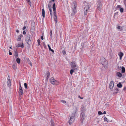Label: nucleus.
Wrapping results in <instances>:
<instances>
[{
  "mask_svg": "<svg viewBox=\"0 0 126 126\" xmlns=\"http://www.w3.org/2000/svg\"><path fill=\"white\" fill-rule=\"evenodd\" d=\"M50 80L51 83L53 85H57L59 83L58 81L54 79L53 78H51Z\"/></svg>",
  "mask_w": 126,
  "mask_h": 126,
  "instance_id": "obj_4",
  "label": "nucleus"
},
{
  "mask_svg": "<svg viewBox=\"0 0 126 126\" xmlns=\"http://www.w3.org/2000/svg\"><path fill=\"white\" fill-rule=\"evenodd\" d=\"M106 60L103 57L101 58L100 61V62L102 64L104 65L105 63L106 62Z\"/></svg>",
  "mask_w": 126,
  "mask_h": 126,
  "instance_id": "obj_9",
  "label": "nucleus"
},
{
  "mask_svg": "<svg viewBox=\"0 0 126 126\" xmlns=\"http://www.w3.org/2000/svg\"><path fill=\"white\" fill-rule=\"evenodd\" d=\"M35 29V27L34 26H32L31 27V30H33Z\"/></svg>",
  "mask_w": 126,
  "mask_h": 126,
  "instance_id": "obj_33",
  "label": "nucleus"
},
{
  "mask_svg": "<svg viewBox=\"0 0 126 126\" xmlns=\"http://www.w3.org/2000/svg\"><path fill=\"white\" fill-rule=\"evenodd\" d=\"M117 75L118 77H121L122 76V74L120 72H118L117 73Z\"/></svg>",
  "mask_w": 126,
  "mask_h": 126,
  "instance_id": "obj_22",
  "label": "nucleus"
},
{
  "mask_svg": "<svg viewBox=\"0 0 126 126\" xmlns=\"http://www.w3.org/2000/svg\"><path fill=\"white\" fill-rule=\"evenodd\" d=\"M13 69L15 70H16V65L15 64L13 65Z\"/></svg>",
  "mask_w": 126,
  "mask_h": 126,
  "instance_id": "obj_27",
  "label": "nucleus"
},
{
  "mask_svg": "<svg viewBox=\"0 0 126 126\" xmlns=\"http://www.w3.org/2000/svg\"><path fill=\"white\" fill-rule=\"evenodd\" d=\"M120 57V60H121L122 59V56H119Z\"/></svg>",
  "mask_w": 126,
  "mask_h": 126,
  "instance_id": "obj_55",
  "label": "nucleus"
},
{
  "mask_svg": "<svg viewBox=\"0 0 126 126\" xmlns=\"http://www.w3.org/2000/svg\"><path fill=\"white\" fill-rule=\"evenodd\" d=\"M30 65L31 66H32V63H29Z\"/></svg>",
  "mask_w": 126,
  "mask_h": 126,
  "instance_id": "obj_51",
  "label": "nucleus"
},
{
  "mask_svg": "<svg viewBox=\"0 0 126 126\" xmlns=\"http://www.w3.org/2000/svg\"><path fill=\"white\" fill-rule=\"evenodd\" d=\"M98 114L99 115H101L103 114V113L100 111H99L98 112Z\"/></svg>",
  "mask_w": 126,
  "mask_h": 126,
  "instance_id": "obj_36",
  "label": "nucleus"
},
{
  "mask_svg": "<svg viewBox=\"0 0 126 126\" xmlns=\"http://www.w3.org/2000/svg\"><path fill=\"white\" fill-rule=\"evenodd\" d=\"M126 89V87H125L123 89V90H125V89Z\"/></svg>",
  "mask_w": 126,
  "mask_h": 126,
  "instance_id": "obj_57",
  "label": "nucleus"
},
{
  "mask_svg": "<svg viewBox=\"0 0 126 126\" xmlns=\"http://www.w3.org/2000/svg\"><path fill=\"white\" fill-rule=\"evenodd\" d=\"M16 32L17 33H19V31L18 30H16Z\"/></svg>",
  "mask_w": 126,
  "mask_h": 126,
  "instance_id": "obj_50",
  "label": "nucleus"
},
{
  "mask_svg": "<svg viewBox=\"0 0 126 126\" xmlns=\"http://www.w3.org/2000/svg\"><path fill=\"white\" fill-rule=\"evenodd\" d=\"M112 91H113L114 92H113V94H116L118 92L117 91H118V89L117 88H114V89Z\"/></svg>",
  "mask_w": 126,
  "mask_h": 126,
  "instance_id": "obj_13",
  "label": "nucleus"
},
{
  "mask_svg": "<svg viewBox=\"0 0 126 126\" xmlns=\"http://www.w3.org/2000/svg\"><path fill=\"white\" fill-rule=\"evenodd\" d=\"M97 9L99 11H101L102 8L101 1L99 0L97 2Z\"/></svg>",
  "mask_w": 126,
  "mask_h": 126,
  "instance_id": "obj_6",
  "label": "nucleus"
},
{
  "mask_svg": "<svg viewBox=\"0 0 126 126\" xmlns=\"http://www.w3.org/2000/svg\"><path fill=\"white\" fill-rule=\"evenodd\" d=\"M118 55L119 56H123V54L121 52H120L118 54Z\"/></svg>",
  "mask_w": 126,
  "mask_h": 126,
  "instance_id": "obj_24",
  "label": "nucleus"
},
{
  "mask_svg": "<svg viewBox=\"0 0 126 126\" xmlns=\"http://www.w3.org/2000/svg\"><path fill=\"white\" fill-rule=\"evenodd\" d=\"M117 86L119 88H121L122 87V85L120 82L117 85Z\"/></svg>",
  "mask_w": 126,
  "mask_h": 126,
  "instance_id": "obj_20",
  "label": "nucleus"
},
{
  "mask_svg": "<svg viewBox=\"0 0 126 126\" xmlns=\"http://www.w3.org/2000/svg\"><path fill=\"white\" fill-rule=\"evenodd\" d=\"M55 0H52V1L53 2H54Z\"/></svg>",
  "mask_w": 126,
  "mask_h": 126,
  "instance_id": "obj_58",
  "label": "nucleus"
},
{
  "mask_svg": "<svg viewBox=\"0 0 126 126\" xmlns=\"http://www.w3.org/2000/svg\"><path fill=\"white\" fill-rule=\"evenodd\" d=\"M50 35L51 36H51L52 34V31L51 30H50Z\"/></svg>",
  "mask_w": 126,
  "mask_h": 126,
  "instance_id": "obj_42",
  "label": "nucleus"
},
{
  "mask_svg": "<svg viewBox=\"0 0 126 126\" xmlns=\"http://www.w3.org/2000/svg\"><path fill=\"white\" fill-rule=\"evenodd\" d=\"M50 12V14L51 16L52 17V10H49Z\"/></svg>",
  "mask_w": 126,
  "mask_h": 126,
  "instance_id": "obj_34",
  "label": "nucleus"
},
{
  "mask_svg": "<svg viewBox=\"0 0 126 126\" xmlns=\"http://www.w3.org/2000/svg\"><path fill=\"white\" fill-rule=\"evenodd\" d=\"M23 33L24 34H26V32L24 31L23 32Z\"/></svg>",
  "mask_w": 126,
  "mask_h": 126,
  "instance_id": "obj_48",
  "label": "nucleus"
},
{
  "mask_svg": "<svg viewBox=\"0 0 126 126\" xmlns=\"http://www.w3.org/2000/svg\"><path fill=\"white\" fill-rule=\"evenodd\" d=\"M28 2H29V3H30L31 2L30 1V0H28Z\"/></svg>",
  "mask_w": 126,
  "mask_h": 126,
  "instance_id": "obj_56",
  "label": "nucleus"
},
{
  "mask_svg": "<svg viewBox=\"0 0 126 126\" xmlns=\"http://www.w3.org/2000/svg\"><path fill=\"white\" fill-rule=\"evenodd\" d=\"M80 117L81 118V119L83 120L85 117V114L84 112H82L80 115Z\"/></svg>",
  "mask_w": 126,
  "mask_h": 126,
  "instance_id": "obj_11",
  "label": "nucleus"
},
{
  "mask_svg": "<svg viewBox=\"0 0 126 126\" xmlns=\"http://www.w3.org/2000/svg\"><path fill=\"white\" fill-rule=\"evenodd\" d=\"M41 39L42 40H43L44 39L43 37V36H42L41 37Z\"/></svg>",
  "mask_w": 126,
  "mask_h": 126,
  "instance_id": "obj_53",
  "label": "nucleus"
},
{
  "mask_svg": "<svg viewBox=\"0 0 126 126\" xmlns=\"http://www.w3.org/2000/svg\"><path fill=\"white\" fill-rule=\"evenodd\" d=\"M72 5L73 6L72 9L73 10V11L75 13L76 12V10L75 9L77 7V4L75 2H73L72 3Z\"/></svg>",
  "mask_w": 126,
  "mask_h": 126,
  "instance_id": "obj_8",
  "label": "nucleus"
},
{
  "mask_svg": "<svg viewBox=\"0 0 126 126\" xmlns=\"http://www.w3.org/2000/svg\"><path fill=\"white\" fill-rule=\"evenodd\" d=\"M24 85L26 89L27 88V84L26 83H25L24 84Z\"/></svg>",
  "mask_w": 126,
  "mask_h": 126,
  "instance_id": "obj_30",
  "label": "nucleus"
},
{
  "mask_svg": "<svg viewBox=\"0 0 126 126\" xmlns=\"http://www.w3.org/2000/svg\"><path fill=\"white\" fill-rule=\"evenodd\" d=\"M123 2L126 7V0H124Z\"/></svg>",
  "mask_w": 126,
  "mask_h": 126,
  "instance_id": "obj_35",
  "label": "nucleus"
},
{
  "mask_svg": "<svg viewBox=\"0 0 126 126\" xmlns=\"http://www.w3.org/2000/svg\"><path fill=\"white\" fill-rule=\"evenodd\" d=\"M51 7H48V9H49V10H52V8H51Z\"/></svg>",
  "mask_w": 126,
  "mask_h": 126,
  "instance_id": "obj_49",
  "label": "nucleus"
},
{
  "mask_svg": "<svg viewBox=\"0 0 126 126\" xmlns=\"http://www.w3.org/2000/svg\"><path fill=\"white\" fill-rule=\"evenodd\" d=\"M10 50H9V54L10 55H11L12 54V53L11 52H10Z\"/></svg>",
  "mask_w": 126,
  "mask_h": 126,
  "instance_id": "obj_43",
  "label": "nucleus"
},
{
  "mask_svg": "<svg viewBox=\"0 0 126 126\" xmlns=\"http://www.w3.org/2000/svg\"><path fill=\"white\" fill-rule=\"evenodd\" d=\"M20 59L19 58H17L16 59V61L17 63L19 64L20 63Z\"/></svg>",
  "mask_w": 126,
  "mask_h": 126,
  "instance_id": "obj_23",
  "label": "nucleus"
},
{
  "mask_svg": "<svg viewBox=\"0 0 126 126\" xmlns=\"http://www.w3.org/2000/svg\"><path fill=\"white\" fill-rule=\"evenodd\" d=\"M61 101L63 103H66V101L64 100H62Z\"/></svg>",
  "mask_w": 126,
  "mask_h": 126,
  "instance_id": "obj_37",
  "label": "nucleus"
},
{
  "mask_svg": "<svg viewBox=\"0 0 126 126\" xmlns=\"http://www.w3.org/2000/svg\"><path fill=\"white\" fill-rule=\"evenodd\" d=\"M23 36V35L22 34L20 35L19 36L17 39L18 41H19L21 40V38Z\"/></svg>",
  "mask_w": 126,
  "mask_h": 126,
  "instance_id": "obj_18",
  "label": "nucleus"
},
{
  "mask_svg": "<svg viewBox=\"0 0 126 126\" xmlns=\"http://www.w3.org/2000/svg\"><path fill=\"white\" fill-rule=\"evenodd\" d=\"M31 36L28 34L27 35L25 39V41L28 44L30 45L32 43L31 40L30 39Z\"/></svg>",
  "mask_w": 126,
  "mask_h": 126,
  "instance_id": "obj_3",
  "label": "nucleus"
},
{
  "mask_svg": "<svg viewBox=\"0 0 126 126\" xmlns=\"http://www.w3.org/2000/svg\"><path fill=\"white\" fill-rule=\"evenodd\" d=\"M104 120L105 121H107V122H108L109 121V120L106 117H105Z\"/></svg>",
  "mask_w": 126,
  "mask_h": 126,
  "instance_id": "obj_31",
  "label": "nucleus"
},
{
  "mask_svg": "<svg viewBox=\"0 0 126 126\" xmlns=\"http://www.w3.org/2000/svg\"><path fill=\"white\" fill-rule=\"evenodd\" d=\"M27 0V2H28V0Z\"/></svg>",
  "mask_w": 126,
  "mask_h": 126,
  "instance_id": "obj_59",
  "label": "nucleus"
},
{
  "mask_svg": "<svg viewBox=\"0 0 126 126\" xmlns=\"http://www.w3.org/2000/svg\"><path fill=\"white\" fill-rule=\"evenodd\" d=\"M125 72V69L124 67L122 66V72L124 73Z\"/></svg>",
  "mask_w": 126,
  "mask_h": 126,
  "instance_id": "obj_21",
  "label": "nucleus"
},
{
  "mask_svg": "<svg viewBox=\"0 0 126 126\" xmlns=\"http://www.w3.org/2000/svg\"><path fill=\"white\" fill-rule=\"evenodd\" d=\"M50 73L49 72V71L47 72V76L46 77V78L47 80L49 78V77L50 76Z\"/></svg>",
  "mask_w": 126,
  "mask_h": 126,
  "instance_id": "obj_15",
  "label": "nucleus"
},
{
  "mask_svg": "<svg viewBox=\"0 0 126 126\" xmlns=\"http://www.w3.org/2000/svg\"><path fill=\"white\" fill-rule=\"evenodd\" d=\"M103 114H106V112L105 111H104L103 112Z\"/></svg>",
  "mask_w": 126,
  "mask_h": 126,
  "instance_id": "obj_52",
  "label": "nucleus"
},
{
  "mask_svg": "<svg viewBox=\"0 0 126 126\" xmlns=\"http://www.w3.org/2000/svg\"><path fill=\"white\" fill-rule=\"evenodd\" d=\"M20 86L19 87V90H22V87L21 86V84L20 83Z\"/></svg>",
  "mask_w": 126,
  "mask_h": 126,
  "instance_id": "obj_39",
  "label": "nucleus"
},
{
  "mask_svg": "<svg viewBox=\"0 0 126 126\" xmlns=\"http://www.w3.org/2000/svg\"><path fill=\"white\" fill-rule=\"evenodd\" d=\"M120 26H118L117 27V28L118 29H119L120 28Z\"/></svg>",
  "mask_w": 126,
  "mask_h": 126,
  "instance_id": "obj_41",
  "label": "nucleus"
},
{
  "mask_svg": "<svg viewBox=\"0 0 126 126\" xmlns=\"http://www.w3.org/2000/svg\"><path fill=\"white\" fill-rule=\"evenodd\" d=\"M16 47H21L22 48H23L24 47L23 44V43L18 44L16 46Z\"/></svg>",
  "mask_w": 126,
  "mask_h": 126,
  "instance_id": "obj_12",
  "label": "nucleus"
},
{
  "mask_svg": "<svg viewBox=\"0 0 126 126\" xmlns=\"http://www.w3.org/2000/svg\"><path fill=\"white\" fill-rule=\"evenodd\" d=\"M78 97L79 98H80V99H83V97H81L80 96V95H79L78 96Z\"/></svg>",
  "mask_w": 126,
  "mask_h": 126,
  "instance_id": "obj_47",
  "label": "nucleus"
},
{
  "mask_svg": "<svg viewBox=\"0 0 126 126\" xmlns=\"http://www.w3.org/2000/svg\"><path fill=\"white\" fill-rule=\"evenodd\" d=\"M119 10H120V11L121 13H123V12L124 9L122 7H121V8H120V9H119Z\"/></svg>",
  "mask_w": 126,
  "mask_h": 126,
  "instance_id": "obj_26",
  "label": "nucleus"
},
{
  "mask_svg": "<svg viewBox=\"0 0 126 126\" xmlns=\"http://www.w3.org/2000/svg\"><path fill=\"white\" fill-rule=\"evenodd\" d=\"M90 8V7L89 5L88 4L85 5V6L84 7V15H86L87 14V12L89 10V9Z\"/></svg>",
  "mask_w": 126,
  "mask_h": 126,
  "instance_id": "obj_5",
  "label": "nucleus"
},
{
  "mask_svg": "<svg viewBox=\"0 0 126 126\" xmlns=\"http://www.w3.org/2000/svg\"><path fill=\"white\" fill-rule=\"evenodd\" d=\"M74 72V70L73 69H71L70 71V74L71 75H72L73 74V72Z\"/></svg>",
  "mask_w": 126,
  "mask_h": 126,
  "instance_id": "obj_29",
  "label": "nucleus"
},
{
  "mask_svg": "<svg viewBox=\"0 0 126 126\" xmlns=\"http://www.w3.org/2000/svg\"><path fill=\"white\" fill-rule=\"evenodd\" d=\"M15 54H16V53H17V52L16 50H15Z\"/></svg>",
  "mask_w": 126,
  "mask_h": 126,
  "instance_id": "obj_54",
  "label": "nucleus"
},
{
  "mask_svg": "<svg viewBox=\"0 0 126 126\" xmlns=\"http://www.w3.org/2000/svg\"><path fill=\"white\" fill-rule=\"evenodd\" d=\"M71 67L74 69V70H77L78 69V66L75 62H72L70 63Z\"/></svg>",
  "mask_w": 126,
  "mask_h": 126,
  "instance_id": "obj_2",
  "label": "nucleus"
},
{
  "mask_svg": "<svg viewBox=\"0 0 126 126\" xmlns=\"http://www.w3.org/2000/svg\"><path fill=\"white\" fill-rule=\"evenodd\" d=\"M7 86L8 87H10L11 86V80H7Z\"/></svg>",
  "mask_w": 126,
  "mask_h": 126,
  "instance_id": "obj_14",
  "label": "nucleus"
},
{
  "mask_svg": "<svg viewBox=\"0 0 126 126\" xmlns=\"http://www.w3.org/2000/svg\"><path fill=\"white\" fill-rule=\"evenodd\" d=\"M15 57L16 58H17L18 57V54L17 53H16V54H15Z\"/></svg>",
  "mask_w": 126,
  "mask_h": 126,
  "instance_id": "obj_38",
  "label": "nucleus"
},
{
  "mask_svg": "<svg viewBox=\"0 0 126 126\" xmlns=\"http://www.w3.org/2000/svg\"><path fill=\"white\" fill-rule=\"evenodd\" d=\"M63 52L64 54H65L66 53V52L65 50H63Z\"/></svg>",
  "mask_w": 126,
  "mask_h": 126,
  "instance_id": "obj_44",
  "label": "nucleus"
},
{
  "mask_svg": "<svg viewBox=\"0 0 126 126\" xmlns=\"http://www.w3.org/2000/svg\"><path fill=\"white\" fill-rule=\"evenodd\" d=\"M48 7H51V6L50 4H48Z\"/></svg>",
  "mask_w": 126,
  "mask_h": 126,
  "instance_id": "obj_46",
  "label": "nucleus"
},
{
  "mask_svg": "<svg viewBox=\"0 0 126 126\" xmlns=\"http://www.w3.org/2000/svg\"><path fill=\"white\" fill-rule=\"evenodd\" d=\"M7 80H10V78L9 76L8 77Z\"/></svg>",
  "mask_w": 126,
  "mask_h": 126,
  "instance_id": "obj_40",
  "label": "nucleus"
},
{
  "mask_svg": "<svg viewBox=\"0 0 126 126\" xmlns=\"http://www.w3.org/2000/svg\"><path fill=\"white\" fill-rule=\"evenodd\" d=\"M52 8L54 13L53 14L54 16V19L55 21V23L56 24L57 23V19L56 16V12L55 7V3L53 4V5Z\"/></svg>",
  "mask_w": 126,
  "mask_h": 126,
  "instance_id": "obj_1",
  "label": "nucleus"
},
{
  "mask_svg": "<svg viewBox=\"0 0 126 126\" xmlns=\"http://www.w3.org/2000/svg\"><path fill=\"white\" fill-rule=\"evenodd\" d=\"M42 15L43 17H45V11L43 8L42 9Z\"/></svg>",
  "mask_w": 126,
  "mask_h": 126,
  "instance_id": "obj_16",
  "label": "nucleus"
},
{
  "mask_svg": "<svg viewBox=\"0 0 126 126\" xmlns=\"http://www.w3.org/2000/svg\"><path fill=\"white\" fill-rule=\"evenodd\" d=\"M37 42L38 46H39L40 45V40L39 39H38L37 40Z\"/></svg>",
  "mask_w": 126,
  "mask_h": 126,
  "instance_id": "obj_28",
  "label": "nucleus"
},
{
  "mask_svg": "<svg viewBox=\"0 0 126 126\" xmlns=\"http://www.w3.org/2000/svg\"><path fill=\"white\" fill-rule=\"evenodd\" d=\"M50 122L51 123V126H54L53 122L52 120H51Z\"/></svg>",
  "mask_w": 126,
  "mask_h": 126,
  "instance_id": "obj_25",
  "label": "nucleus"
},
{
  "mask_svg": "<svg viewBox=\"0 0 126 126\" xmlns=\"http://www.w3.org/2000/svg\"><path fill=\"white\" fill-rule=\"evenodd\" d=\"M19 93L20 95H22L23 94V91L22 90H19Z\"/></svg>",
  "mask_w": 126,
  "mask_h": 126,
  "instance_id": "obj_17",
  "label": "nucleus"
},
{
  "mask_svg": "<svg viewBox=\"0 0 126 126\" xmlns=\"http://www.w3.org/2000/svg\"><path fill=\"white\" fill-rule=\"evenodd\" d=\"M75 119V116L74 115L71 116L69 120V124L70 125L74 121Z\"/></svg>",
  "mask_w": 126,
  "mask_h": 126,
  "instance_id": "obj_7",
  "label": "nucleus"
},
{
  "mask_svg": "<svg viewBox=\"0 0 126 126\" xmlns=\"http://www.w3.org/2000/svg\"><path fill=\"white\" fill-rule=\"evenodd\" d=\"M114 86V82L112 81H111L110 83L109 88L110 89H113Z\"/></svg>",
  "mask_w": 126,
  "mask_h": 126,
  "instance_id": "obj_10",
  "label": "nucleus"
},
{
  "mask_svg": "<svg viewBox=\"0 0 126 126\" xmlns=\"http://www.w3.org/2000/svg\"><path fill=\"white\" fill-rule=\"evenodd\" d=\"M26 26L25 25L24 27L23 28V30H25V29H26Z\"/></svg>",
  "mask_w": 126,
  "mask_h": 126,
  "instance_id": "obj_45",
  "label": "nucleus"
},
{
  "mask_svg": "<svg viewBox=\"0 0 126 126\" xmlns=\"http://www.w3.org/2000/svg\"><path fill=\"white\" fill-rule=\"evenodd\" d=\"M116 7L117 8H119V9H120V8H121V6L120 5H117Z\"/></svg>",
  "mask_w": 126,
  "mask_h": 126,
  "instance_id": "obj_32",
  "label": "nucleus"
},
{
  "mask_svg": "<svg viewBox=\"0 0 126 126\" xmlns=\"http://www.w3.org/2000/svg\"><path fill=\"white\" fill-rule=\"evenodd\" d=\"M10 48H11V47H10Z\"/></svg>",
  "mask_w": 126,
  "mask_h": 126,
  "instance_id": "obj_60",
  "label": "nucleus"
},
{
  "mask_svg": "<svg viewBox=\"0 0 126 126\" xmlns=\"http://www.w3.org/2000/svg\"><path fill=\"white\" fill-rule=\"evenodd\" d=\"M47 46L48 47L49 49V50L51 51L53 53L54 52V50L52 49H51L50 47V46L49 45V44H48L47 45Z\"/></svg>",
  "mask_w": 126,
  "mask_h": 126,
  "instance_id": "obj_19",
  "label": "nucleus"
}]
</instances>
